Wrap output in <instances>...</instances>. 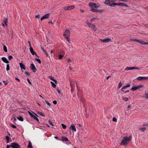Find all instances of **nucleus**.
<instances>
[{
  "mask_svg": "<svg viewBox=\"0 0 148 148\" xmlns=\"http://www.w3.org/2000/svg\"><path fill=\"white\" fill-rule=\"evenodd\" d=\"M131 139L130 136L124 137L121 142L120 145H127L129 143Z\"/></svg>",
  "mask_w": 148,
  "mask_h": 148,
  "instance_id": "obj_1",
  "label": "nucleus"
},
{
  "mask_svg": "<svg viewBox=\"0 0 148 148\" xmlns=\"http://www.w3.org/2000/svg\"><path fill=\"white\" fill-rule=\"evenodd\" d=\"M88 5L91 8V11L95 12H98L99 11V10L96 9V8L99 7V6L97 4L92 3H90Z\"/></svg>",
  "mask_w": 148,
  "mask_h": 148,
  "instance_id": "obj_2",
  "label": "nucleus"
},
{
  "mask_svg": "<svg viewBox=\"0 0 148 148\" xmlns=\"http://www.w3.org/2000/svg\"><path fill=\"white\" fill-rule=\"evenodd\" d=\"M143 127L139 128L138 130L143 132H144L146 129V127L148 126V123H145L143 125Z\"/></svg>",
  "mask_w": 148,
  "mask_h": 148,
  "instance_id": "obj_3",
  "label": "nucleus"
},
{
  "mask_svg": "<svg viewBox=\"0 0 148 148\" xmlns=\"http://www.w3.org/2000/svg\"><path fill=\"white\" fill-rule=\"evenodd\" d=\"M86 24L88 27L91 28L94 31H96L97 30V29L96 27L93 24L90 23L88 22L86 23Z\"/></svg>",
  "mask_w": 148,
  "mask_h": 148,
  "instance_id": "obj_4",
  "label": "nucleus"
},
{
  "mask_svg": "<svg viewBox=\"0 0 148 148\" xmlns=\"http://www.w3.org/2000/svg\"><path fill=\"white\" fill-rule=\"evenodd\" d=\"M11 147L13 148H20L21 146L19 145L18 143L13 142L11 143V145H10Z\"/></svg>",
  "mask_w": 148,
  "mask_h": 148,
  "instance_id": "obj_5",
  "label": "nucleus"
},
{
  "mask_svg": "<svg viewBox=\"0 0 148 148\" xmlns=\"http://www.w3.org/2000/svg\"><path fill=\"white\" fill-rule=\"evenodd\" d=\"M113 2L112 0H106L104 3L107 5L110 6H112L113 5H114L113 4L114 3H112Z\"/></svg>",
  "mask_w": 148,
  "mask_h": 148,
  "instance_id": "obj_6",
  "label": "nucleus"
},
{
  "mask_svg": "<svg viewBox=\"0 0 148 148\" xmlns=\"http://www.w3.org/2000/svg\"><path fill=\"white\" fill-rule=\"evenodd\" d=\"M75 6L74 5L66 6L64 7V9L65 10H71L74 9Z\"/></svg>",
  "mask_w": 148,
  "mask_h": 148,
  "instance_id": "obj_7",
  "label": "nucleus"
},
{
  "mask_svg": "<svg viewBox=\"0 0 148 148\" xmlns=\"http://www.w3.org/2000/svg\"><path fill=\"white\" fill-rule=\"evenodd\" d=\"M100 41L103 42H108L111 41V40L109 38H107L106 39H99Z\"/></svg>",
  "mask_w": 148,
  "mask_h": 148,
  "instance_id": "obj_8",
  "label": "nucleus"
},
{
  "mask_svg": "<svg viewBox=\"0 0 148 148\" xmlns=\"http://www.w3.org/2000/svg\"><path fill=\"white\" fill-rule=\"evenodd\" d=\"M30 68L34 72H35L36 71V68L33 64H32L30 65Z\"/></svg>",
  "mask_w": 148,
  "mask_h": 148,
  "instance_id": "obj_9",
  "label": "nucleus"
},
{
  "mask_svg": "<svg viewBox=\"0 0 148 148\" xmlns=\"http://www.w3.org/2000/svg\"><path fill=\"white\" fill-rule=\"evenodd\" d=\"M114 5H117L120 6L127 7V5L123 3H114L113 4Z\"/></svg>",
  "mask_w": 148,
  "mask_h": 148,
  "instance_id": "obj_10",
  "label": "nucleus"
},
{
  "mask_svg": "<svg viewBox=\"0 0 148 148\" xmlns=\"http://www.w3.org/2000/svg\"><path fill=\"white\" fill-rule=\"evenodd\" d=\"M29 49L30 52L32 55H35L37 57H39V56L37 55V54L34 51L32 47H30Z\"/></svg>",
  "mask_w": 148,
  "mask_h": 148,
  "instance_id": "obj_11",
  "label": "nucleus"
},
{
  "mask_svg": "<svg viewBox=\"0 0 148 148\" xmlns=\"http://www.w3.org/2000/svg\"><path fill=\"white\" fill-rule=\"evenodd\" d=\"M138 80L140 81L142 79H148V77H139L136 78Z\"/></svg>",
  "mask_w": 148,
  "mask_h": 148,
  "instance_id": "obj_12",
  "label": "nucleus"
},
{
  "mask_svg": "<svg viewBox=\"0 0 148 148\" xmlns=\"http://www.w3.org/2000/svg\"><path fill=\"white\" fill-rule=\"evenodd\" d=\"M70 128L72 130H73L74 132H76V129L75 126L73 124H72L71 125Z\"/></svg>",
  "mask_w": 148,
  "mask_h": 148,
  "instance_id": "obj_13",
  "label": "nucleus"
},
{
  "mask_svg": "<svg viewBox=\"0 0 148 148\" xmlns=\"http://www.w3.org/2000/svg\"><path fill=\"white\" fill-rule=\"evenodd\" d=\"M70 31L68 29H66L63 34V35L64 36H66V35H69L70 34Z\"/></svg>",
  "mask_w": 148,
  "mask_h": 148,
  "instance_id": "obj_14",
  "label": "nucleus"
},
{
  "mask_svg": "<svg viewBox=\"0 0 148 148\" xmlns=\"http://www.w3.org/2000/svg\"><path fill=\"white\" fill-rule=\"evenodd\" d=\"M130 84L128 83L127 84V85L123 86L121 89V91L122 92H124L123 90L125 89L127 87H130Z\"/></svg>",
  "mask_w": 148,
  "mask_h": 148,
  "instance_id": "obj_15",
  "label": "nucleus"
},
{
  "mask_svg": "<svg viewBox=\"0 0 148 148\" xmlns=\"http://www.w3.org/2000/svg\"><path fill=\"white\" fill-rule=\"evenodd\" d=\"M130 84L128 83L127 84V85L123 86L121 89V91L122 92H124L123 90L125 89L127 87H130Z\"/></svg>",
  "mask_w": 148,
  "mask_h": 148,
  "instance_id": "obj_16",
  "label": "nucleus"
},
{
  "mask_svg": "<svg viewBox=\"0 0 148 148\" xmlns=\"http://www.w3.org/2000/svg\"><path fill=\"white\" fill-rule=\"evenodd\" d=\"M2 60L4 62L6 63H9V61L7 60V58L5 57H2L1 58Z\"/></svg>",
  "mask_w": 148,
  "mask_h": 148,
  "instance_id": "obj_17",
  "label": "nucleus"
},
{
  "mask_svg": "<svg viewBox=\"0 0 148 148\" xmlns=\"http://www.w3.org/2000/svg\"><path fill=\"white\" fill-rule=\"evenodd\" d=\"M21 69H23L24 70H25V65L22 63H19Z\"/></svg>",
  "mask_w": 148,
  "mask_h": 148,
  "instance_id": "obj_18",
  "label": "nucleus"
},
{
  "mask_svg": "<svg viewBox=\"0 0 148 148\" xmlns=\"http://www.w3.org/2000/svg\"><path fill=\"white\" fill-rule=\"evenodd\" d=\"M49 79H50L52 80V81H53V82H54L55 83L57 84V81L55 79H54L53 78V76H49Z\"/></svg>",
  "mask_w": 148,
  "mask_h": 148,
  "instance_id": "obj_19",
  "label": "nucleus"
},
{
  "mask_svg": "<svg viewBox=\"0 0 148 148\" xmlns=\"http://www.w3.org/2000/svg\"><path fill=\"white\" fill-rule=\"evenodd\" d=\"M35 114L36 116L34 115L32 117L33 118L34 120H36L37 121L39 122V119L36 116H37L38 117V116L36 114Z\"/></svg>",
  "mask_w": 148,
  "mask_h": 148,
  "instance_id": "obj_20",
  "label": "nucleus"
},
{
  "mask_svg": "<svg viewBox=\"0 0 148 148\" xmlns=\"http://www.w3.org/2000/svg\"><path fill=\"white\" fill-rule=\"evenodd\" d=\"M49 13H47L42 17H41V18H49Z\"/></svg>",
  "mask_w": 148,
  "mask_h": 148,
  "instance_id": "obj_21",
  "label": "nucleus"
},
{
  "mask_svg": "<svg viewBox=\"0 0 148 148\" xmlns=\"http://www.w3.org/2000/svg\"><path fill=\"white\" fill-rule=\"evenodd\" d=\"M62 141H69L68 139L66 137L63 136L62 137Z\"/></svg>",
  "mask_w": 148,
  "mask_h": 148,
  "instance_id": "obj_22",
  "label": "nucleus"
},
{
  "mask_svg": "<svg viewBox=\"0 0 148 148\" xmlns=\"http://www.w3.org/2000/svg\"><path fill=\"white\" fill-rule=\"evenodd\" d=\"M17 119L20 121H23V118L21 116H18L17 117Z\"/></svg>",
  "mask_w": 148,
  "mask_h": 148,
  "instance_id": "obj_23",
  "label": "nucleus"
},
{
  "mask_svg": "<svg viewBox=\"0 0 148 148\" xmlns=\"http://www.w3.org/2000/svg\"><path fill=\"white\" fill-rule=\"evenodd\" d=\"M27 147L30 148H33V147L32 145V144L31 142H29V144L28 145Z\"/></svg>",
  "mask_w": 148,
  "mask_h": 148,
  "instance_id": "obj_24",
  "label": "nucleus"
},
{
  "mask_svg": "<svg viewBox=\"0 0 148 148\" xmlns=\"http://www.w3.org/2000/svg\"><path fill=\"white\" fill-rule=\"evenodd\" d=\"M3 22L4 23L5 25L6 26H7V23L8 22V19H5L3 21Z\"/></svg>",
  "mask_w": 148,
  "mask_h": 148,
  "instance_id": "obj_25",
  "label": "nucleus"
},
{
  "mask_svg": "<svg viewBox=\"0 0 148 148\" xmlns=\"http://www.w3.org/2000/svg\"><path fill=\"white\" fill-rule=\"evenodd\" d=\"M3 49L4 51L5 52H7L8 51L7 48L6 46H5V45H3Z\"/></svg>",
  "mask_w": 148,
  "mask_h": 148,
  "instance_id": "obj_26",
  "label": "nucleus"
},
{
  "mask_svg": "<svg viewBox=\"0 0 148 148\" xmlns=\"http://www.w3.org/2000/svg\"><path fill=\"white\" fill-rule=\"evenodd\" d=\"M137 89V88L136 86L133 87H132V88L131 89V90H133V91H135V90H136Z\"/></svg>",
  "mask_w": 148,
  "mask_h": 148,
  "instance_id": "obj_27",
  "label": "nucleus"
},
{
  "mask_svg": "<svg viewBox=\"0 0 148 148\" xmlns=\"http://www.w3.org/2000/svg\"><path fill=\"white\" fill-rule=\"evenodd\" d=\"M5 138L7 140L6 143H9L10 142V141H9L10 137L8 136H5Z\"/></svg>",
  "mask_w": 148,
  "mask_h": 148,
  "instance_id": "obj_28",
  "label": "nucleus"
},
{
  "mask_svg": "<svg viewBox=\"0 0 148 148\" xmlns=\"http://www.w3.org/2000/svg\"><path fill=\"white\" fill-rule=\"evenodd\" d=\"M38 113L40 115H41V116H43V117L45 116V115L44 114L41 112H38Z\"/></svg>",
  "mask_w": 148,
  "mask_h": 148,
  "instance_id": "obj_29",
  "label": "nucleus"
},
{
  "mask_svg": "<svg viewBox=\"0 0 148 148\" xmlns=\"http://www.w3.org/2000/svg\"><path fill=\"white\" fill-rule=\"evenodd\" d=\"M51 84L52 86L54 87L55 88L56 86V85L53 82H51Z\"/></svg>",
  "mask_w": 148,
  "mask_h": 148,
  "instance_id": "obj_30",
  "label": "nucleus"
},
{
  "mask_svg": "<svg viewBox=\"0 0 148 148\" xmlns=\"http://www.w3.org/2000/svg\"><path fill=\"white\" fill-rule=\"evenodd\" d=\"M35 60L36 61L38 62L40 64L41 63V61L38 58H36L35 59Z\"/></svg>",
  "mask_w": 148,
  "mask_h": 148,
  "instance_id": "obj_31",
  "label": "nucleus"
},
{
  "mask_svg": "<svg viewBox=\"0 0 148 148\" xmlns=\"http://www.w3.org/2000/svg\"><path fill=\"white\" fill-rule=\"evenodd\" d=\"M8 82H9L8 81V80H7L6 81H3V83H4V84H5V85H6L8 84Z\"/></svg>",
  "mask_w": 148,
  "mask_h": 148,
  "instance_id": "obj_32",
  "label": "nucleus"
},
{
  "mask_svg": "<svg viewBox=\"0 0 148 148\" xmlns=\"http://www.w3.org/2000/svg\"><path fill=\"white\" fill-rule=\"evenodd\" d=\"M122 99L125 102L127 101L128 100V98L127 97H123Z\"/></svg>",
  "mask_w": 148,
  "mask_h": 148,
  "instance_id": "obj_33",
  "label": "nucleus"
},
{
  "mask_svg": "<svg viewBox=\"0 0 148 148\" xmlns=\"http://www.w3.org/2000/svg\"><path fill=\"white\" fill-rule=\"evenodd\" d=\"M61 126L64 129H65L66 128V125L63 124H61Z\"/></svg>",
  "mask_w": 148,
  "mask_h": 148,
  "instance_id": "obj_34",
  "label": "nucleus"
},
{
  "mask_svg": "<svg viewBox=\"0 0 148 148\" xmlns=\"http://www.w3.org/2000/svg\"><path fill=\"white\" fill-rule=\"evenodd\" d=\"M131 41H136L138 42V41H139V40L134 38H132L131 39Z\"/></svg>",
  "mask_w": 148,
  "mask_h": 148,
  "instance_id": "obj_35",
  "label": "nucleus"
},
{
  "mask_svg": "<svg viewBox=\"0 0 148 148\" xmlns=\"http://www.w3.org/2000/svg\"><path fill=\"white\" fill-rule=\"evenodd\" d=\"M6 69L7 71H8L10 70V66L8 64H7Z\"/></svg>",
  "mask_w": 148,
  "mask_h": 148,
  "instance_id": "obj_36",
  "label": "nucleus"
},
{
  "mask_svg": "<svg viewBox=\"0 0 148 148\" xmlns=\"http://www.w3.org/2000/svg\"><path fill=\"white\" fill-rule=\"evenodd\" d=\"M119 1L124 2H128L130 0H119Z\"/></svg>",
  "mask_w": 148,
  "mask_h": 148,
  "instance_id": "obj_37",
  "label": "nucleus"
},
{
  "mask_svg": "<svg viewBox=\"0 0 148 148\" xmlns=\"http://www.w3.org/2000/svg\"><path fill=\"white\" fill-rule=\"evenodd\" d=\"M140 68L138 67H131V70L133 69H139Z\"/></svg>",
  "mask_w": 148,
  "mask_h": 148,
  "instance_id": "obj_38",
  "label": "nucleus"
},
{
  "mask_svg": "<svg viewBox=\"0 0 148 148\" xmlns=\"http://www.w3.org/2000/svg\"><path fill=\"white\" fill-rule=\"evenodd\" d=\"M131 70V67H127L125 68V70L127 71L129 70Z\"/></svg>",
  "mask_w": 148,
  "mask_h": 148,
  "instance_id": "obj_39",
  "label": "nucleus"
},
{
  "mask_svg": "<svg viewBox=\"0 0 148 148\" xmlns=\"http://www.w3.org/2000/svg\"><path fill=\"white\" fill-rule=\"evenodd\" d=\"M138 42L142 45H144L145 42L143 41H140L139 40V41H138Z\"/></svg>",
  "mask_w": 148,
  "mask_h": 148,
  "instance_id": "obj_40",
  "label": "nucleus"
},
{
  "mask_svg": "<svg viewBox=\"0 0 148 148\" xmlns=\"http://www.w3.org/2000/svg\"><path fill=\"white\" fill-rule=\"evenodd\" d=\"M144 97L145 98L148 99V93H145L144 96Z\"/></svg>",
  "mask_w": 148,
  "mask_h": 148,
  "instance_id": "obj_41",
  "label": "nucleus"
},
{
  "mask_svg": "<svg viewBox=\"0 0 148 148\" xmlns=\"http://www.w3.org/2000/svg\"><path fill=\"white\" fill-rule=\"evenodd\" d=\"M67 62L69 64V65H71V60L70 59H68L67 60Z\"/></svg>",
  "mask_w": 148,
  "mask_h": 148,
  "instance_id": "obj_42",
  "label": "nucleus"
},
{
  "mask_svg": "<svg viewBox=\"0 0 148 148\" xmlns=\"http://www.w3.org/2000/svg\"><path fill=\"white\" fill-rule=\"evenodd\" d=\"M122 86V84H121V82H120L119 83V85H118L119 88H120Z\"/></svg>",
  "mask_w": 148,
  "mask_h": 148,
  "instance_id": "obj_43",
  "label": "nucleus"
},
{
  "mask_svg": "<svg viewBox=\"0 0 148 148\" xmlns=\"http://www.w3.org/2000/svg\"><path fill=\"white\" fill-rule=\"evenodd\" d=\"M10 125L11 126V127H12V128H16V126L14 125L13 124H11Z\"/></svg>",
  "mask_w": 148,
  "mask_h": 148,
  "instance_id": "obj_44",
  "label": "nucleus"
},
{
  "mask_svg": "<svg viewBox=\"0 0 148 148\" xmlns=\"http://www.w3.org/2000/svg\"><path fill=\"white\" fill-rule=\"evenodd\" d=\"M45 102L49 106H51V105L47 101H45Z\"/></svg>",
  "mask_w": 148,
  "mask_h": 148,
  "instance_id": "obj_45",
  "label": "nucleus"
},
{
  "mask_svg": "<svg viewBox=\"0 0 148 148\" xmlns=\"http://www.w3.org/2000/svg\"><path fill=\"white\" fill-rule=\"evenodd\" d=\"M136 87L137 88V89H138L140 88L143 87V86L140 85L137 86H136Z\"/></svg>",
  "mask_w": 148,
  "mask_h": 148,
  "instance_id": "obj_46",
  "label": "nucleus"
},
{
  "mask_svg": "<svg viewBox=\"0 0 148 148\" xmlns=\"http://www.w3.org/2000/svg\"><path fill=\"white\" fill-rule=\"evenodd\" d=\"M25 74L26 76H30V74L29 73H28L27 72H25Z\"/></svg>",
  "mask_w": 148,
  "mask_h": 148,
  "instance_id": "obj_47",
  "label": "nucleus"
},
{
  "mask_svg": "<svg viewBox=\"0 0 148 148\" xmlns=\"http://www.w3.org/2000/svg\"><path fill=\"white\" fill-rule=\"evenodd\" d=\"M49 122L50 125H52L53 126V125L51 121L50 120H49Z\"/></svg>",
  "mask_w": 148,
  "mask_h": 148,
  "instance_id": "obj_48",
  "label": "nucleus"
},
{
  "mask_svg": "<svg viewBox=\"0 0 148 148\" xmlns=\"http://www.w3.org/2000/svg\"><path fill=\"white\" fill-rule=\"evenodd\" d=\"M8 59L9 60H11L13 58V57L11 56H8Z\"/></svg>",
  "mask_w": 148,
  "mask_h": 148,
  "instance_id": "obj_49",
  "label": "nucleus"
},
{
  "mask_svg": "<svg viewBox=\"0 0 148 148\" xmlns=\"http://www.w3.org/2000/svg\"><path fill=\"white\" fill-rule=\"evenodd\" d=\"M70 36V35H67V36L66 35V36H65V38H66L67 39H69V38Z\"/></svg>",
  "mask_w": 148,
  "mask_h": 148,
  "instance_id": "obj_50",
  "label": "nucleus"
},
{
  "mask_svg": "<svg viewBox=\"0 0 148 148\" xmlns=\"http://www.w3.org/2000/svg\"><path fill=\"white\" fill-rule=\"evenodd\" d=\"M59 59H61L63 57V56L61 54H60L59 55Z\"/></svg>",
  "mask_w": 148,
  "mask_h": 148,
  "instance_id": "obj_51",
  "label": "nucleus"
},
{
  "mask_svg": "<svg viewBox=\"0 0 148 148\" xmlns=\"http://www.w3.org/2000/svg\"><path fill=\"white\" fill-rule=\"evenodd\" d=\"M112 121L114 122H116L117 121V119L115 118L114 117L112 119Z\"/></svg>",
  "mask_w": 148,
  "mask_h": 148,
  "instance_id": "obj_52",
  "label": "nucleus"
},
{
  "mask_svg": "<svg viewBox=\"0 0 148 148\" xmlns=\"http://www.w3.org/2000/svg\"><path fill=\"white\" fill-rule=\"evenodd\" d=\"M27 80L30 84L31 85L32 84L31 82L30 81V80H29V79H27Z\"/></svg>",
  "mask_w": 148,
  "mask_h": 148,
  "instance_id": "obj_53",
  "label": "nucleus"
},
{
  "mask_svg": "<svg viewBox=\"0 0 148 148\" xmlns=\"http://www.w3.org/2000/svg\"><path fill=\"white\" fill-rule=\"evenodd\" d=\"M28 112L30 115V116L31 117H32L34 115L33 114H32V113H31L30 112Z\"/></svg>",
  "mask_w": 148,
  "mask_h": 148,
  "instance_id": "obj_54",
  "label": "nucleus"
},
{
  "mask_svg": "<svg viewBox=\"0 0 148 148\" xmlns=\"http://www.w3.org/2000/svg\"><path fill=\"white\" fill-rule=\"evenodd\" d=\"M28 112L30 115V116L31 117H32L34 115L33 114H32V113H31L30 112Z\"/></svg>",
  "mask_w": 148,
  "mask_h": 148,
  "instance_id": "obj_55",
  "label": "nucleus"
},
{
  "mask_svg": "<svg viewBox=\"0 0 148 148\" xmlns=\"http://www.w3.org/2000/svg\"><path fill=\"white\" fill-rule=\"evenodd\" d=\"M35 17L36 18H39L40 17V15L39 14H38L37 15H36L35 16Z\"/></svg>",
  "mask_w": 148,
  "mask_h": 148,
  "instance_id": "obj_56",
  "label": "nucleus"
},
{
  "mask_svg": "<svg viewBox=\"0 0 148 148\" xmlns=\"http://www.w3.org/2000/svg\"><path fill=\"white\" fill-rule=\"evenodd\" d=\"M57 91L59 93H60L61 92L60 90L58 89H57Z\"/></svg>",
  "mask_w": 148,
  "mask_h": 148,
  "instance_id": "obj_57",
  "label": "nucleus"
},
{
  "mask_svg": "<svg viewBox=\"0 0 148 148\" xmlns=\"http://www.w3.org/2000/svg\"><path fill=\"white\" fill-rule=\"evenodd\" d=\"M53 103L54 104H56L57 103V102L55 100L53 101Z\"/></svg>",
  "mask_w": 148,
  "mask_h": 148,
  "instance_id": "obj_58",
  "label": "nucleus"
},
{
  "mask_svg": "<svg viewBox=\"0 0 148 148\" xmlns=\"http://www.w3.org/2000/svg\"><path fill=\"white\" fill-rule=\"evenodd\" d=\"M10 147H10V145H7V147H6V148H9Z\"/></svg>",
  "mask_w": 148,
  "mask_h": 148,
  "instance_id": "obj_59",
  "label": "nucleus"
},
{
  "mask_svg": "<svg viewBox=\"0 0 148 148\" xmlns=\"http://www.w3.org/2000/svg\"><path fill=\"white\" fill-rule=\"evenodd\" d=\"M49 23H51V24H53V23L52 21H49Z\"/></svg>",
  "mask_w": 148,
  "mask_h": 148,
  "instance_id": "obj_60",
  "label": "nucleus"
},
{
  "mask_svg": "<svg viewBox=\"0 0 148 148\" xmlns=\"http://www.w3.org/2000/svg\"><path fill=\"white\" fill-rule=\"evenodd\" d=\"M80 11L82 13H83L84 12V10H82L81 9H80Z\"/></svg>",
  "mask_w": 148,
  "mask_h": 148,
  "instance_id": "obj_61",
  "label": "nucleus"
},
{
  "mask_svg": "<svg viewBox=\"0 0 148 148\" xmlns=\"http://www.w3.org/2000/svg\"><path fill=\"white\" fill-rule=\"evenodd\" d=\"M124 92L125 93H127V92H129V90H127V91H124V92Z\"/></svg>",
  "mask_w": 148,
  "mask_h": 148,
  "instance_id": "obj_62",
  "label": "nucleus"
},
{
  "mask_svg": "<svg viewBox=\"0 0 148 148\" xmlns=\"http://www.w3.org/2000/svg\"><path fill=\"white\" fill-rule=\"evenodd\" d=\"M15 79L18 80V82L20 81L19 79H18L17 78H15Z\"/></svg>",
  "mask_w": 148,
  "mask_h": 148,
  "instance_id": "obj_63",
  "label": "nucleus"
},
{
  "mask_svg": "<svg viewBox=\"0 0 148 148\" xmlns=\"http://www.w3.org/2000/svg\"><path fill=\"white\" fill-rule=\"evenodd\" d=\"M144 45H148V42H145Z\"/></svg>",
  "mask_w": 148,
  "mask_h": 148,
  "instance_id": "obj_64",
  "label": "nucleus"
}]
</instances>
